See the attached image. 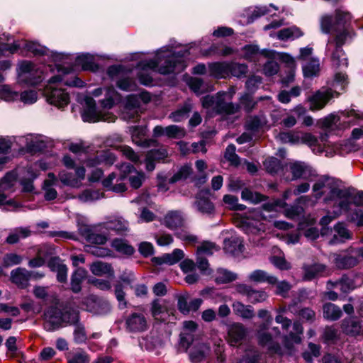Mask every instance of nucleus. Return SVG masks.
Instances as JSON below:
<instances>
[{
	"instance_id": "1",
	"label": "nucleus",
	"mask_w": 363,
	"mask_h": 363,
	"mask_svg": "<svg viewBox=\"0 0 363 363\" xmlns=\"http://www.w3.org/2000/svg\"><path fill=\"white\" fill-rule=\"evenodd\" d=\"M350 21V13L341 10L335 11L334 18L330 15H323L320 18L322 32L333 33L326 44L325 55L330 58L333 65L336 67H347V59L342 47L354 35V33L348 27Z\"/></svg>"
},
{
	"instance_id": "2",
	"label": "nucleus",
	"mask_w": 363,
	"mask_h": 363,
	"mask_svg": "<svg viewBox=\"0 0 363 363\" xmlns=\"http://www.w3.org/2000/svg\"><path fill=\"white\" fill-rule=\"evenodd\" d=\"M177 45H168L162 47L155 52L153 60H142L138 64V77L140 82L145 86L152 84V74L157 72L162 74L179 73L184 70L186 65L184 57L186 50L176 51Z\"/></svg>"
},
{
	"instance_id": "3",
	"label": "nucleus",
	"mask_w": 363,
	"mask_h": 363,
	"mask_svg": "<svg viewBox=\"0 0 363 363\" xmlns=\"http://www.w3.org/2000/svg\"><path fill=\"white\" fill-rule=\"evenodd\" d=\"M95 97L104 95V99L100 101V106L96 105L95 101L91 96L84 99L82 118L86 122H96L103 121L108 123L114 122L116 117L108 111L121 101L120 94L113 87H99L91 92Z\"/></svg>"
},
{
	"instance_id": "4",
	"label": "nucleus",
	"mask_w": 363,
	"mask_h": 363,
	"mask_svg": "<svg viewBox=\"0 0 363 363\" xmlns=\"http://www.w3.org/2000/svg\"><path fill=\"white\" fill-rule=\"evenodd\" d=\"M313 196L316 199H321L327 202L335 201L341 211H348L350 205L363 206V192L352 195L347 191L339 189L333 178L323 177L318 179L313 186Z\"/></svg>"
},
{
	"instance_id": "5",
	"label": "nucleus",
	"mask_w": 363,
	"mask_h": 363,
	"mask_svg": "<svg viewBox=\"0 0 363 363\" xmlns=\"http://www.w3.org/2000/svg\"><path fill=\"white\" fill-rule=\"evenodd\" d=\"M63 64L60 66V69L55 68L57 74L51 77L44 88L43 94L47 101L59 108L67 106L69 102V94L62 88L63 85L74 87H83L84 82L77 77L67 74L71 69Z\"/></svg>"
},
{
	"instance_id": "6",
	"label": "nucleus",
	"mask_w": 363,
	"mask_h": 363,
	"mask_svg": "<svg viewBox=\"0 0 363 363\" xmlns=\"http://www.w3.org/2000/svg\"><path fill=\"white\" fill-rule=\"evenodd\" d=\"M22 55H33L35 56H47L55 64V68L60 69L63 64H69L70 55L65 53L55 52L33 41L24 40H15L13 43H4V38L0 35V57H8L16 52Z\"/></svg>"
},
{
	"instance_id": "7",
	"label": "nucleus",
	"mask_w": 363,
	"mask_h": 363,
	"mask_svg": "<svg viewBox=\"0 0 363 363\" xmlns=\"http://www.w3.org/2000/svg\"><path fill=\"white\" fill-rule=\"evenodd\" d=\"M293 331L288 335H281L278 327H273L270 332L265 331L266 329L259 328L257 332V337L260 345L266 347L273 352H278L280 350V342L289 347L291 345L300 343L303 332V328L299 321L294 322Z\"/></svg>"
},
{
	"instance_id": "8",
	"label": "nucleus",
	"mask_w": 363,
	"mask_h": 363,
	"mask_svg": "<svg viewBox=\"0 0 363 363\" xmlns=\"http://www.w3.org/2000/svg\"><path fill=\"white\" fill-rule=\"evenodd\" d=\"M98 228L113 230L118 235H125L129 231V223L122 217L111 216L96 226L78 224L79 232L86 241L93 244L104 245L107 241V237L96 233Z\"/></svg>"
},
{
	"instance_id": "9",
	"label": "nucleus",
	"mask_w": 363,
	"mask_h": 363,
	"mask_svg": "<svg viewBox=\"0 0 363 363\" xmlns=\"http://www.w3.org/2000/svg\"><path fill=\"white\" fill-rule=\"evenodd\" d=\"M118 173L113 172L103 180V185L115 192H123L126 190L123 181L128 179L130 186L138 189L145 180V174L138 172L128 163L122 164L118 168Z\"/></svg>"
},
{
	"instance_id": "10",
	"label": "nucleus",
	"mask_w": 363,
	"mask_h": 363,
	"mask_svg": "<svg viewBox=\"0 0 363 363\" xmlns=\"http://www.w3.org/2000/svg\"><path fill=\"white\" fill-rule=\"evenodd\" d=\"M347 84L345 74L341 72L336 73L330 88H322L308 98L310 109L318 111L323 108L332 98L337 96L345 89Z\"/></svg>"
},
{
	"instance_id": "11",
	"label": "nucleus",
	"mask_w": 363,
	"mask_h": 363,
	"mask_svg": "<svg viewBox=\"0 0 363 363\" xmlns=\"http://www.w3.org/2000/svg\"><path fill=\"white\" fill-rule=\"evenodd\" d=\"M48 69L54 72L51 65L42 69L30 61H21L18 64L16 69L17 83L21 85H37L45 79V73Z\"/></svg>"
},
{
	"instance_id": "12",
	"label": "nucleus",
	"mask_w": 363,
	"mask_h": 363,
	"mask_svg": "<svg viewBox=\"0 0 363 363\" xmlns=\"http://www.w3.org/2000/svg\"><path fill=\"white\" fill-rule=\"evenodd\" d=\"M313 203L314 202L307 196H302L299 197L294 205L288 206L286 202L277 199L272 202H268L262 206L263 212L262 217L263 219H267V216L265 213L277 212L283 210L284 215L289 219L298 218L303 212V208L300 206L301 204L307 205L309 203Z\"/></svg>"
},
{
	"instance_id": "13",
	"label": "nucleus",
	"mask_w": 363,
	"mask_h": 363,
	"mask_svg": "<svg viewBox=\"0 0 363 363\" xmlns=\"http://www.w3.org/2000/svg\"><path fill=\"white\" fill-rule=\"evenodd\" d=\"M275 138L281 143H289L291 145L305 144L312 151L318 152L320 151L315 145L317 138L310 133H303L298 130L284 131L275 135Z\"/></svg>"
},
{
	"instance_id": "14",
	"label": "nucleus",
	"mask_w": 363,
	"mask_h": 363,
	"mask_svg": "<svg viewBox=\"0 0 363 363\" xmlns=\"http://www.w3.org/2000/svg\"><path fill=\"white\" fill-rule=\"evenodd\" d=\"M202 106L204 108H211L218 113L233 114L240 109V106L233 103L223 101L219 93L216 96L207 95L201 99Z\"/></svg>"
},
{
	"instance_id": "15",
	"label": "nucleus",
	"mask_w": 363,
	"mask_h": 363,
	"mask_svg": "<svg viewBox=\"0 0 363 363\" xmlns=\"http://www.w3.org/2000/svg\"><path fill=\"white\" fill-rule=\"evenodd\" d=\"M62 317V310L56 307L49 308L44 313V328L47 331L52 332L63 327L65 319Z\"/></svg>"
},
{
	"instance_id": "16",
	"label": "nucleus",
	"mask_w": 363,
	"mask_h": 363,
	"mask_svg": "<svg viewBox=\"0 0 363 363\" xmlns=\"http://www.w3.org/2000/svg\"><path fill=\"white\" fill-rule=\"evenodd\" d=\"M309 172V167L304 162H294L284 165L283 176L286 180H294L306 177Z\"/></svg>"
},
{
	"instance_id": "17",
	"label": "nucleus",
	"mask_w": 363,
	"mask_h": 363,
	"mask_svg": "<svg viewBox=\"0 0 363 363\" xmlns=\"http://www.w3.org/2000/svg\"><path fill=\"white\" fill-rule=\"evenodd\" d=\"M235 289L238 293L245 296L247 300L253 304L264 302L268 298V294L264 290L254 289L247 284H237Z\"/></svg>"
},
{
	"instance_id": "18",
	"label": "nucleus",
	"mask_w": 363,
	"mask_h": 363,
	"mask_svg": "<svg viewBox=\"0 0 363 363\" xmlns=\"http://www.w3.org/2000/svg\"><path fill=\"white\" fill-rule=\"evenodd\" d=\"M355 249H350L345 253L334 255V263L337 268L350 269L356 266L359 262V257Z\"/></svg>"
},
{
	"instance_id": "19",
	"label": "nucleus",
	"mask_w": 363,
	"mask_h": 363,
	"mask_svg": "<svg viewBox=\"0 0 363 363\" xmlns=\"http://www.w3.org/2000/svg\"><path fill=\"white\" fill-rule=\"evenodd\" d=\"M331 238L329 240L330 245H337L351 240L352 234L347 229L345 224L342 222L336 223L333 228L330 230Z\"/></svg>"
},
{
	"instance_id": "20",
	"label": "nucleus",
	"mask_w": 363,
	"mask_h": 363,
	"mask_svg": "<svg viewBox=\"0 0 363 363\" xmlns=\"http://www.w3.org/2000/svg\"><path fill=\"white\" fill-rule=\"evenodd\" d=\"M190 345L189 354L192 362H201L210 354V347L206 344L193 340L190 341Z\"/></svg>"
},
{
	"instance_id": "21",
	"label": "nucleus",
	"mask_w": 363,
	"mask_h": 363,
	"mask_svg": "<svg viewBox=\"0 0 363 363\" xmlns=\"http://www.w3.org/2000/svg\"><path fill=\"white\" fill-rule=\"evenodd\" d=\"M125 325L126 329L132 333L143 332L147 328L146 318L143 314L138 313H132L127 318Z\"/></svg>"
},
{
	"instance_id": "22",
	"label": "nucleus",
	"mask_w": 363,
	"mask_h": 363,
	"mask_svg": "<svg viewBox=\"0 0 363 363\" xmlns=\"http://www.w3.org/2000/svg\"><path fill=\"white\" fill-rule=\"evenodd\" d=\"M168 156L164 147H160L149 151L146 155L145 167L147 171H152L155 168V162L164 160Z\"/></svg>"
},
{
	"instance_id": "23",
	"label": "nucleus",
	"mask_w": 363,
	"mask_h": 363,
	"mask_svg": "<svg viewBox=\"0 0 363 363\" xmlns=\"http://www.w3.org/2000/svg\"><path fill=\"white\" fill-rule=\"evenodd\" d=\"M315 145L320 150L318 152L313 151L316 155L324 154L325 157H331L337 153V145L330 144L328 141V135L326 133L320 134L319 138H317V143Z\"/></svg>"
},
{
	"instance_id": "24",
	"label": "nucleus",
	"mask_w": 363,
	"mask_h": 363,
	"mask_svg": "<svg viewBox=\"0 0 363 363\" xmlns=\"http://www.w3.org/2000/svg\"><path fill=\"white\" fill-rule=\"evenodd\" d=\"M185 218L183 213L178 211L168 212L164 218V225L170 230L183 227Z\"/></svg>"
},
{
	"instance_id": "25",
	"label": "nucleus",
	"mask_w": 363,
	"mask_h": 363,
	"mask_svg": "<svg viewBox=\"0 0 363 363\" xmlns=\"http://www.w3.org/2000/svg\"><path fill=\"white\" fill-rule=\"evenodd\" d=\"M245 335L246 329L242 324H233L228 329V343L231 346H235L238 344H240Z\"/></svg>"
},
{
	"instance_id": "26",
	"label": "nucleus",
	"mask_w": 363,
	"mask_h": 363,
	"mask_svg": "<svg viewBox=\"0 0 363 363\" xmlns=\"http://www.w3.org/2000/svg\"><path fill=\"white\" fill-rule=\"evenodd\" d=\"M247 280L255 284L267 283L274 285L277 283V278L264 270L256 269L247 275Z\"/></svg>"
},
{
	"instance_id": "27",
	"label": "nucleus",
	"mask_w": 363,
	"mask_h": 363,
	"mask_svg": "<svg viewBox=\"0 0 363 363\" xmlns=\"http://www.w3.org/2000/svg\"><path fill=\"white\" fill-rule=\"evenodd\" d=\"M115 161L114 155L109 151H101L94 157H89L85 164L86 167H94L102 163L111 165Z\"/></svg>"
},
{
	"instance_id": "28",
	"label": "nucleus",
	"mask_w": 363,
	"mask_h": 363,
	"mask_svg": "<svg viewBox=\"0 0 363 363\" xmlns=\"http://www.w3.org/2000/svg\"><path fill=\"white\" fill-rule=\"evenodd\" d=\"M140 106L139 98L138 95L131 94L125 98L124 102L125 112L123 117L125 119L135 118L138 116V108Z\"/></svg>"
},
{
	"instance_id": "29",
	"label": "nucleus",
	"mask_w": 363,
	"mask_h": 363,
	"mask_svg": "<svg viewBox=\"0 0 363 363\" xmlns=\"http://www.w3.org/2000/svg\"><path fill=\"white\" fill-rule=\"evenodd\" d=\"M304 33L301 29L296 26H293L289 28H283L279 30L277 33H269L271 37L277 36V38L281 40H294L303 36Z\"/></svg>"
},
{
	"instance_id": "30",
	"label": "nucleus",
	"mask_w": 363,
	"mask_h": 363,
	"mask_svg": "<svg viewBox=\"0 0 363 363\" xmlns=\"http://www.w3.org/2000/svg\"><path fill=\"white\" fill-rule=\"evenodd\" d=\"M19 174L23 191L26 192H31L33 190V181L38 177V174L32 167L19 169Z\"/></svg>"
},
{
	"instance_id": "31",
	"label": "nucleus",
	"mask_w": 363,
	"mask_h": 363,
	"mask_svg": "<svg viewBox=\"0 0 363 363\" xmlns=\"http://www.w3.org/2000/svg\"><path fill=\"white\" fill-rule=\"evenodd\" d=\"M342 117H345V113H334L318 121V126L321 128L333 130L338 128L341 124Z\"/></svg>"
},
{
	"instance_id": "32",
	"label": "nucleus",
	"mask_w": 363,
	"mask_h": 363,
	"mask_svg": "<svg viewBox=\"0 0 363 363\" xmlns=\"http://www.w3.org/2000/svg\"><path fill=\"white\" fill-rule=\"evenodd\" d=\"M190 89L197 95L213 90V86L208 82L198 77H191L188 81Z\"/></svg>"
},
{
	"instance_id": "33",
	"label": "nucleus",
	"mask_w": 363,
	"mask_h": 363,
	"mask_svg": "<svg viewBox=\"0 0 363 363\" xmlns=\"http://www.w3.org/2000/svg\"><path fill=\"white\" fill-rule=\"evenodd\" d=\"M210 75L216 79L230 77V64L226 62H213L208 65Z\"/></svg>"
},
{
	"instance_id": "34",
	"label": "nucleus",
	"mask_w": 363,
	"mask_h": 363,
	"mask_svg": "<svg viewBox=\"0 0 363 363\" xmlns=\"http://www.w3.org/2000/svg\"><path fill=\"white\" fill-rule=\"evenodd\" d=\"M306 111V108L302 105H297L281 121V124L286 128H292L296 124L297 118L304 116Z\"/></svg>"
},
{
	"instance_id": "35",
	"label": "nucleus",
	"mask_w": 363,
	"mask_h": 363,
	"mask_svg": "<svg viewBox=\"0 0 363 363\" xmlns=\"http://www.w3.org/2000/svg\"><path fill=\"white\" fill-rule=\"evenodd\" d=\"M89 269L95 276H106L108 277H113L114 276L113 269L110 264L106 262L101 261L94 262L90 265Z\"/></svg>"
},
{
	"instance_id": "36",
	"label": "nucleus",
	"mask_w": 363,
	"mask_h": 363,
	"mask_svg": "<svg viewBox=\"0 0 363 363\" xmlns=\"http://www.w3.org/2000/svg\"><path fill=\"white\" fill-rule=\"evenodd\" d=\"M184 257V253L181 249H174L172 252L167 253L160 257L155 258L157 264H167L173 265L179 262Z\"/></svg>"
},
{
	"instance_id": "37",
	"label": "nucleus",
	"mask_w": 363,
	"mask_h": 363,
	"mask_svg": "<svg viewBox=\"0 0 363 363\" xmlns=\"http://www.w3.org/2000/svg\"><path fill=\"white\" fill-rule=\"evenodd\" d=\"M58 183V179L53 173H49L44 182L43 189L46 200H53L57 197V193L54 186Z\"/></svg>"
},
{
	"instance_id": "38",
	"label": "nucleus",
	"mask_w": 363,
	"mask_h": 363,
	"mask_svg": "<svg viewBox=\"0 0 363 363\" xmlns=\"http://www.w3.org/2000/svg\"><path fill=\"white\" fill-rule=\"evenodd\" d=\"M243 247L240 238L233 235L224 240V250L231 255H235L242 252Z\"/></svg>"
},
{
	"instance_id": "39",
	"label": "nucleus",
	"mask_w": 363,
	"mask_h": 363,
	"mask_svg": "<svg viewBox=\"0 0 363 363\" xmlns=\"http://www.w3.org/2000/svg\"><path fill=\"white\" fill-rule=\"evenodd\" d=\"M11 278L13 283L21 288H24L28 285L30 280V271L24 268H17L11 272Z\"/></svg>"
},
{
	"instance_id": "40",
	"label": "nucleus",
	"mask_w": 363,
	"mask_h": 363,
	"mask_svg": "<svg viewBox=\"0 0 363 363\" xmlns=\"http://www.w3.org/2000/svg\"><path fill=\"white\" fill-rule=\"evenodd\" d=\"M131 203H137L140 206L141 211L139 215V218L141 221L150 222L154 220L155 218V214L145 206V204L147 203L145 196L142 195L133 200Z\"/></svg>"
},
{
	"instance_id": "41",
	"label": "nucleus",
	"mask_w": 363,
	"mask_h": 363,
	"mask_svg": "<svg viewBox=\"0 0 363 363\" xmlns=\"http://www.w3.org/2000/svg\"><path fill=\"white\" fill-rule=\"evenodd\" d=\"M111 245L117 252L124 255H132L135 252L134 247L124 239L115 238L111 241Z\"/></svg>"
},
{
	"instance_id": "42",
	"label": "nucleus",
	"mask_w": 363,
	"mask_h": 363,
	"mask_svg": "<svg viewBox=\"0 0 363 363\" xmlns=\"http://www.w3.org/2000/svg\"><path fill=\"white\" fill-rule=\"evenodd\" d=\"M340 289L341 291L346 293L354 289L353 281L346 276H343L340 280L336 281H328L327 283V289Z\"/></svg>"
},
{
	"instance_id": "43",
	"label": "nucleus",
	"mask_w": 363,
	"mask_h": 363,
	"mask_svg": "<svg viewBox=\"0 0 363 363\" xmlns=\"http://www.w3.org/2000/svg\"><path fill=\"white\" fill-rule=\"evenodd\" d=\"M17 171L6 173L0 180V191H13L12 189L16 184L17 178L20 175L19 169Z\"/></svg>"
},
{
	"instance_id": "44",
	"label": "nucleus",
	"mask_w": 363,
	"mask_h": 363,
	"mask_svg": "<svg viewBox=\"0 0 363 363\" xmlns=\"http://www.w3.org/2000/svg\"><path fill=\"white\" fill-rule=\"evenodd\" d=\"M303 76L311 78L318 75L320 72V62L318 58H311L302 65Z\"/></svg>"
},
{
	"instance_id": "45",
	"label": "nucleus",
	"mask_w": 363,
	"mask_h": 363,
	"mask_svg": "<svg viewBox=\"0 0 363 363\" xmlns=\"http://www.w3.org/2000/svg\"><path fill=\"white\" fill-rule=\"evenodd\" d=\"M197 325L195 322L189 320L184 322V331L181 333V343L183 346H190V341H193L192 333L196 330Z\"/></svg>"
},
{
	"instance_id": "46",
	"label": "nucleus",
	"mask_w": 363,
	"mask_h": 363,
	"mask_svg": "<svg viewBox=\"0 0 363 363\" xmlns=\"http://www.w3.org/2000/svg\"><path fill=\"white\" fill-rule=\"evenodd\" d=\"M233 309L236 315L244 319H252L255 316V311L252 306L245 305L240 301L233 303Z\"/></svg>"
},
{
	"instance_id": "47",
	"label": "nucleus",
	"mask_w": 363,
	"mask_h": 363,
	"mask_svg": "<svg viewBox=\"0 0 363 363\" xmlns=\"http://www.w3.org/2000/svg\"><path fill=\"white\" fill-rule=\"evenodd\" d=\"M325 271V266L322 264L307 265L304 267L303 279L307 281L312 280L322 276Z\"/></svg>"
},
{
	"instance_id": "48",
	"label": "nucleus",
	"mask_w": 363,
	"mask_h": 363,
	"mask_svg": "<svg viewBox=\"0 0 363 363\" xmlns=\"http://www.w3.org/2000/svg\"><path fill=\"white\" fill-rule=\"evenodd\" d=\"M243 57L246 60H253L257 55H264L265 57H271L273 55L272 51L262 50L259 51L257 45H248L243 48Z\"/></svg>"
},
{
	"instance_id": "49",
	"label": "nucleus",
	"mask_w": 363,
	"mask_h": 363,
	"mask_svg": "<svg viewBox=\"0 0 363 363\" xmlns=\"http://www.w3.org/2000/svg\"><path fill=\"white\" fill-rule=\"evenodd\" d=\"M342 328L346 334L356 335L360 333L361 324L354 318H345L342 323Z\"/></svg>"
},
{
	"instance_id": "50",
	"label": "nucleus",
	"mask_w": 363,
	"mask_h": 363,
	"mask_svg": "<svg viewBox=\"0 0 363 363\" xmlns=\"http://www.w3.org/2000/svg\"><path fill=\"white\" fill-rule=\"evenodd\" d=\"M195 205L197 210L201 213L211 214L214 211V206L212 202L208 198L202 196L201 193L197 195Z\"/></svg>"
},
{
	"instance_id": "51",
	"label": "nucleus",
	"mask_w": 363,
	"mask_h": 363,
	"mask_svg": "<svg viewBox=\"0 0 363 363\" xmlns=\"http://www.w3.org/2000/svg\"><path fill=\"white\" fill-rule=\"evenodd\" d=\"M323 313L324 318L330 320H336L342 315L340 308L331 303H327L323 306Z\"/></svg>"
},
{
	"instance_id": "52",
	"label": "nucleus",
	"mask_w": 363,
	"mask_h": 363,
	"mask_svg": "<svg viewBox=\"0 0 363 363\" xmlns=\"http://www.w3.org/2000/svg\"><path fill=\"white\" fill-rule=\"evenodd\" d=\"M133 143L140 146H147V142L144 138L146 134V127L133 126L130 128Z\"/></svg>"
},
{
	"instance_id": "53",
	"label": "nucleus",
	"mask_w": 363,
	"mask_h": 363,
	"mask_svg": "<svg viewBox=\"0 0 363 363\" xmlns=\"http://www.w3.org/2000/svg\"><path fill=\"white\" fill-rule=\"evenodd\" d=\"M30 230L28 228H17L13 230L6 238L9 244H15L20 240L28 238L30 235Z\"/></svg>"
},
{
	"instance_id": "54",
	"label": "nucleus",
	"mask_w": 363,
	"mask_h": 363,
	"mask_svg": "<svg viewBox=\"0 0 363 363\" xmlns=\"http://www.w3.org/2000/svg\"><path fill=\"white\" fill-rule=\"evenodd\" d=\"M237 274L223 268L217 269L215 274V281L218 284H226L236 280Z\"/></svg>"
},
{
	"instance_id": "55",
	"label": "nucleus",
	"mask_w": 363,
	"mask_h": 363,
	"mask_svg": "<svg viewBox=\"0 0 363 363\" xmlns=\"http://www.w3.org/2000/svg\"><path fill=\"white\" fill-rule=\"evenodd\" d=\"M86 271L83 268H78L72 274L71 278L72 290L77 293L81 290V284L86 277Z\"/></svg>"
},
{
	"instance_id": "56",
	"label": "nucleus",
	"mask_w": 363,
	"mask_h": 363,
	"mask_svg": "<svg viewBox=\"0 0 363 363\" xmlns=\"http://www.w3.org/2000/svg\"><path fill=\"white\" fill-rule=\"evenodd\" d=\"M192 108V105L190 101H186L184 106L178 108L174 112H172L169 118L174 122H180L187 118L189 113Z\"/></svg>"
},
{
	"instance_id": "57",
	"label": "nucleus",
	"mask_w": 363,
	"mask_h": 363,
	"mask_svg": "<svg viewBox=\"0 0 363 363\" xmlns=\"http://www.w3.org/2000/svg\"><path fill=\"white\" fill-rule=\"evenodd\" d=\"M269 8H272L275 11L278 10L277 7H276L272 4H269V6H260L252 8V10L250 11V16L248 17L247 22L252 23L255 19L269 13L270 12Z\"/></svg>"
},
{
	"instance_id": "58",
	"label": "nucleus",
	"mask_w": 363,
	"mask_h": 363,
	"mask_svg": "<svg viewBox=\"0 0 363 363\" xmlns=\"http://www.w3.org/2000/svg\"><path fill=\"white\" fill-rule=\"evenodd\" d=\"M19 98V94L17 91L12 89L11 86L8 84H0V99L7 101H15Z\"/></svg>"
},
{
	"instance_id": "59",
	"label": "nucleus",
	"mask_w": 363,
	"mask_h": 363,
	"mask_svg": "<svg viewBox=\"0 0 363 363\" xmlns=\"http://www.w3.org/2000/svg\"><path fill=\"white\" fill-rule=\"evenodd\" d=\"M315 223L314 219H311L310 223L308 225V228H306V224L303 222H301L298 224V230L302 231L305 235L306 238H307L308 240H315L319 236V231L317 228L311 226Z\"/></svg>"
},
{
	"instance_id": "60",
	"label": "nucleus",
	"mask_w": 363,
	"mask_h": 363,
	"mask_svg": "<svg viewBox=\"0 0 363 363\" xmlns=\"http://www.w3.org/2000/svg\"><path fill=\"white\" fill-rule=\"evenodd\" d=\"M76 64L81 66L84 70H94L95 67L94 57L88 53L81 54L77 56Z\"/></svg>"
},
{
	"instance_id": "61",
	"label": "nucleus",
	"mask_w": 363,
	"mask_h": 363,
	"mask_svg": "<svg viewBox=\"0 0 363 363\" xmlns=\"http://www.w3.org/2000/svg\"><path fill=\"white\" fill-rule=\"evenodd\" d=\"M241 198L242 200L249 201L252 203H258L266 200V196L264 195L257 192H253L246 187L242 190Z\"/></svg>"
},
{
	"instance_id": "62",
	"label": "nucleus",
	"mask_w": 363,
	"mask_h": 363,
	"mask_svg": "<svg viewBox=\"0 0 363 363\" xmlns=\"http://www.w3.org/2000/svg\"><path fill=\"white\" fill-rule=\"evenodd\" d=\"M241 198L242 200L249 201L252 203H258L266 200V196L264 195L257 192H253L246 187L242 190Z\"/></svg>"
},
{
	"instance_id": "63",
	"label": "nucleus",
	"mask_w": 363,
	"mask_h": 363,
	"mask_svg": "<svg viewBox=\"0 0 363 363\" xmlns=\"http://www.w3.org/2000/svg\"><path fill=\"white\" fill-rule=\"evenodd\" d=\"M58 177L60 181L65 186L73 188H79L81 186L79 180L76 179L72 173L67 172L66 171H61L58 174Z\"/></svg>"
},
{
	"instance_id": "64",
	"label": "nucleus",
	"mask_w": 363,
	"mask_h": 363,
	"mask_svg": "<svg viewBox=\"0 0 363 363\" xmlns=\"http://www.w3.org/2000/svg\"><path fill=\"white\" fill-rule=\"evenodd\" d=\"M19 142L23 143L25 147L29 151H36L41 147L39 139L33 135L19 138Z\"/></svg>"
}]
</instances>
